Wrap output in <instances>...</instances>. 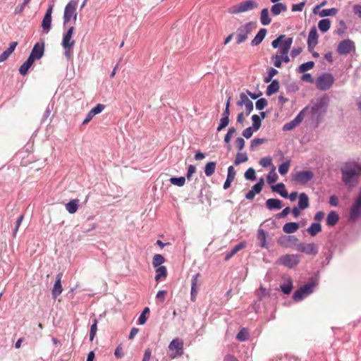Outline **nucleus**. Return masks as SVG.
I'll list each match as a JSON object with an SVG mask.
<instances>
[{
	"label": "nucleus",
	"mask_w": 361,
	"mask_h": 361,
	"mask_svg": "<svg viewBox=\"0 0 361 361\" xmlns=\"http://www.w3.org/2000/svg\"><path fill=\"white\" fill-rule=\"evenodd\" d=\"M269 85L267 87L266 94L267 96H271L274 94L276 93L280 88L279 82L276 79H274L272 81L269 82Z\"/></svg>",
	"instance_id": "nucleus-24"
},
{
	"label": "nucleus",
	"mask_w": 361,
	"mask_h": 361,
	"mask_svg": "<svg viewBox=\"0 0 361 361\" xmlns=\"http://www.w3.org/2000/svg\"><path fill=\"white\" fill-rule=\"evenodd\" d=\"M245 178L247 180H255L256 179L255 170L250 167L249 168L244 174Z\"/></svg>",
	"instance_id": "nucleus-54"
},
{
	"label": "nucleus",
	"mask_w": 361,
	"mask_h": 361,
	"mask_svg": "<svg viewBox=\"0 0 361 361\" xmlns=\"http://www.w3.org/2000/svg\"><path fill=\"white\" fill-rule=\"evenodd\" d=\"M277 178L278 176L275 173V167L273 166L271 171L267 176V181L268 182L269 184H272L276 181Z\"/></svg>",
	"instance_id": "nucleus-52"
},
{
	"label": "nucleus",
	"mask_w": 361,
	"mask_h": 361,
	"mask_svg": "<svg viewBox=\"0 0 361 361\" xmlns=\"http://www.w3.org/2000/svg\"><path fill=\"white\" fill-rule=\"evenodd\" d=\"M254 131H256V130L255 129L252 128L251 126H250V127L245 128L243 131L242 135L246 139H249L252 136Z\"/></svg>",
	"instance_id": "nucleus-63"
},
{
	"label": "nucleus",
	"mask_w": 361,
	"mask_h": 361,
	"mask_svg": "<svg viewBox=\"0 0 361 361\" xmlns=\"http://www.w3.org/2000/svg\"><path fill=\"white\" fill-rule=\"evenodd\" d=\"M237 105L239 106H242L243 105H245L246 116L250 115V114L253 110L252 102L248 99L246 94L244 92H241L240 94V100L237 102Z\"/></svg>",
	"instance_id": "nucleus-18"
},
{
	"label": "nucleus",
	"mask_w": 361,
	"mask_h": 361,
	"mask_svg": "<svg viewBox=\"0 0 361 361\" xmlns=\"http://www.w3.org/2000/svg\"><path fill=\"white\" fill-rule=\"evenodd\" d=\"M169 348L176 351L174 355H171L172 357H180L183 354V343L178 338L173 339L169 343Z\"/></svg>",
	"instance_id": "nucleus-19"
},
{
	"label": "nucleus",
	"mask_w": 361,
	"mask_h": 361,
	"mask_svg": "<svg viewBox=\"0 0 361 361\" xmlns=\"http://www.w3.org/2000/svg\"><path fill=\"white\" fill-rule=\"evenodd\" d=\"M293 43L292 37H286L285 35H279L275 39L271 42V46L274 49L281 48L280 59L282 62L288 63L290 58L288 53Z\"/></svg>",
	"instance_id": "nucleus-4"
},
{
	"label": "nucleus",
	"mask_w": 361,
	"mask_h": 361,
	"mask_svg": "<svg viewBox=\"0 0 361 361\" xmlns=\"http://www.w3.org/2000/svg\"><path fill=\"white\" fill-rule=\"evenodd\" d=\"M63 276V274L59 272L56 277V281L53 286V289L51 291L52 298L56 299L59 295H60L63 291V288L61 286V279Z\"/></svg>",
	"instance_id": "nucleus-20"
},
{
	"label": "nucleus",
	"mask_w": 361,
	"mask_h": 361,
	"mask_svg": "<svg viewBox=\"0 0 361 361\" xmlns=\"http://www.w3.org/2000/svg\"><path fill=\"white\" fill-rule=\"evenodd\" d=\"M310 206L309 197L307 195L305 192H302L298 196V207L300 208L301 210H304L308 208Z\"/></svg>",
	"instance_id": "nucleus-28"
},
{
	"label": "nucleus",
	"mask_w": 361,
	"mask_h": 361,
	"mask_svg": "<svg viewBox=\"0 0 361 361\" xmlns=\"http://www.w3.org/2000/svg\"><path fill=\"white\" fill-rule=\"evenodd\" d=\"M321 231H322V225L319 222L312 223L311 225L307 228V232L311 236H315Z\"/></svg>",
	"instance_id": "nucleus-34"
},
{
	"label": "nucleus",
	"mask_w": 361,
	"mask_h": 361,
	"mask_svg": "<svg viewBox=\"0 0 361 361\" xmlns=\"http://www.w3.org/2000/svg\"><path fill=\"white\" fill-rule=\"evenodd\" d=\"M268 104V102L265 98H260L255 102V108L258 111L263 110Z\"/></svg>",
	"instance_id": "nucleus-53"
},
{
	"label": "nucleus",
	"mask_w": 361,
	"mask_h": 361,
	"mask_svg": "<svg viewBox=\"0 0 361 361\" xmlns=\"http://www.w3.org/2000/svg\"><path fill=\"white\" fill-rule=\"evenodd\" d=\"M250 334L246 329H242L237 334L236 338L240 341H245L249 338Z\"/></svg>",
	"instance_id": "nucleus-49"
},
{
	"label": "nucleus",
	"mask_w": 361,
	"mask_h": 361,
	"mask_svg": "<svg viewBox=\"0 0 361 361\" xmlns=\"http://www.w3.org/2000/svg\"><path fill=\"white\" fill-rule=\"evenodd\" d=\"M341 173L343 183L349 188H353L361 176V164L355 161H347L341 168Z\"/></svg>",
	"instance_id": "nucleus-2"
},
{
	"label": "nucleus",
	"mask_w": 361,
	"mask_h": 361,
	"mask_svg": "<svg viewBox=\"0 0 361 361\" xmlns=\"http://www.w3.org/2000/svg\"><path fill=\"white\" fill-rule=\"evenodd\" d=\"M155 281H159L161 278L165 279L167 276V269L165 266L156 267Z\"/></svg>",
	"instance_id": "nucleus-38"
},
{
	"label": "nucleus",
	"mask_w": 361,
	"mask_h": 361,
	"mask_svg": "<svg viewBox=\"0 0 361 361\" xmlns=\"http://www.w3.org/2000/svg\"><path fill=\"white\" fill-rule=\"evenodd\" d=\"M267 233L262 228L257 231V238L259 241V245L261 247H268L267 243Z\"/></svg>",
	"instance_id": "nucleus-26"
},
{
	"label": "nucleus",
	"mask_w": 361,
	"mask_h": 361,
	"mask_svg": "<svg viewBox=\"0 0 361 361\" xmlns=\"http://www.w3.org/2000/svg\"><path fill=\"white\" fill-rule=\"evenodd\" d=\"M97 323H98L97 319L94 318L93 319V323L91 325L90 330L89 338H90V341H93V339H94V336L96 335V332H97Z\"/></svg>",
	"instance_id": "nucleus-47"
},
{
	"label": "nucleus",
	"mask_w": 361,
	"mask_h": 361,
	"mask_svg": "<svg viewBox=\"0 0 361 361\" xmlns=\"http://www.w3.org/2000/svg\"><path fill=\"white\" fill-rule=\"evenodd\" d=\"M331 27V20L329 18H324L319 21L318 28L319 30L324 33L326 32Z\"/></svg>",
	"instance_id": "nucleus-36"
},
{
	"label": "nucleus",
	"mask_w": 361,
	"mask_h": 361,
	"mask_svg": "<svg viewBox=\"0 0 361 361\" xmlns=\"http://www.w3.org/2000/svg\"><path fill=\"white\" fill-rule=\"evenodd\" d=\"M318 43V34L316 28L313 27L308 35L307 47L310 51H312Z\"/></svg>",
	"instance_id": "nucleus-21"
},
{
	"label": "nucleus",
	"mask_w": 361,
	"mask_h": 361,
	"mask_svg": "<svg viewBox=\"0 0 361 361\" xmlns=\"http://www.w3.org/2000/svg\"><path fill=\"white\" fill-rule=\"evenodd\" d=\"M274 4L271 7V12L274 16H278L282 12L287 11V6L283 3H273Z\"/></svg>",
	"instance_id": "nucleus-27"
},
{
	"label": "nucleus",
	"mask_w": 361,
	"mask_h": 361,
	"mask_svg": "<svg viewBox=\"0 0 361 361\" xmlns=\"http://www.w3.org/2000/svg\"><path fill=\"white\" fill-rule=\"evenodd\" d=\"M264 185V180L263 178H261L258 180V181L252 187L251 190L255 194H259L263 189Z\"/></svg>",
	"instance_id": "nucleus-41"
},
{
	"label": "nucleus",
	"mask_w": 361,
	"mask_h": 361,
	"mask_svg": "<svg viewBox=\"0 0 361 361\" xmlns=\"http://www.w3.org/2000/svg\"><path fill=\"white\" fill-rule=\"evenodd\" d=\"M306 4V1H302L299 4H293L292 6V11L297 12V11H302L305 5Z\"/></svg>",
	"instance_id": "nucleus-64"
},
{
	"label": "nucleus",
	"mask_w": 361,
	"mask_h": 361,
	"mask_svg": "<svg viewBox=\"0 0 361 361\" xmlns=\"http://www.w3.org/2000/svg\"><path fill=\"white\" fill-rule=\"evenodd\" d=\"M355 49V43L350 39H345L341 41L337 47L338 53L344 56L349 54L352 50Z\"/></svg>",
	"instance_id": "nucleus-13"
},
{
	"label": "nucleus",
	"mask_w": 361,
	"mask_h": 361,
	"mask_svg": "<svg viewBox=\"0 0 361 361\" xmlns=\"http://www.w3.org/2000/svg\"><path fill=\"white\" fill-rule=\"evenodd\" d=\"M289 165H290V160L283 162L282 164H281L279 165V172L281 176L286 175L288 173V169H289Z\"/></svg>",
	"instance_id": "nucleus-55"
},
{
	"label": "nucleus",
	"mask_w": 361,
	"mask_h": 361,
	"mask_svg": "<svg viewBox=\"0 0 361 361\" xmlns=\"http://www.w3.org/2000/svg\"><path fill=\"white\" fill-rule=\"evenodd\" d=\"M266 141V138H255L251 141L250 148L253 149L255 147L264 143Z\"/></svg>",
	"instance_id": "nucleus-60"
},
{
	"label": "nucleus",
	"mask_w": 361,
	"mask_h": 361,
	"mask_svg": "<svg viewBox=\"0 0 361 361\" xmlns=\"http://www.w3.org/2000/svg\"><path fill=\"white\" fill-rule=\"evenodd\" d=\"M324 256L326 259L322 260L321 263L322 267L327 266L330 263L333 257V251L331 249H329L326 252H324Z\"/></svg>",
	"instance_id": "nucleus-56"
},
{
	"label": "nucleus",
	"mask_w": 361,
	"mask_h": 361,
	"mask_svg": "<svg viewBox=\"0 0 361 361\" xmlns=\"http://www.w3.org/2000/svg\"><path fill=\"white\" fill-rule=\"evenodd\" d=\"M339 220V216L336 211H331L326 216V225L329 227L334 226Z\"/></svg>",
	"instance_id": "nucleus-29"
},
{
	"label": "nucleus",
	"mask_w": 361,
	"mask_h": 361,
	"mask_svg": "<svg viewBox=\"0 0 361 361\" xmlns=\"http://www.w3.org/2000/svg\"><path fill=\"white\" fill-rule=\"evenodd\" d=\"M298 239L294 236V235H283L280 236L278 240L277 243L286 247H290L293 245H297L298 244Z\"/></svg>",
	"instance_id": "nucleus-17"
},
{
	"label": "nucleus",
	"mask_w": 361,
	"mask_h": 361,
	"mask_svg": "<svg viewBox=\"0 0 361 361\" xmlns=\"http://www.w3.org/2000/svg\"><path fill=\"white\" fill-rule=\"evenodd\" d=\"M77 4L78 0H70L69 2L65 6L63 16V27H65L71 19H73L75 21L76 20L78 16L76 11Z\"/></svg>",
	"instance_id": "nucleus-6"
},
{
	"label": "nucleus",
	"mask_w": 361,
	"mask_h": 361,
	"mask_svg": "<svg viewBox=\"0 0 361 361\" xmlns=\"http://www.w3.org/2000/svg\"><path fill=\"white\" fill-rule=\"evenodd\" d=\"M296 250L300 252L315 256L318 253L319 247L314 243H299L296 246Z\"/></svg>",
	"instance_id": "nucleus-9"
},
{
	"label": "nucleus",
	"mask_w": 361,
	"mask_h": 361,
	"mask_svg": "<svg viewBox=\"0 0 361 361\" xmlns=\"http://www.w3.org/2000/svg\"><path fill=\"white\" fill-rule=\"evenodd\" d=\"M271 18L269 17V11L268 8H264L261 11L260 23L263 25H268L271 23Z\"/></svg>",
	"instance_id": "nucleus-33"
},
{
	"label": "nucleus",
	"mask_w": 361,
	"mask_h": 361,
	"mask_svg": "<svg viewBox=\"0 0 361 361\" xmlns=\"http://www.w3.org/2000/svg\"><path fill=\"white\" fill-rule=\"evenodd\" d=\"M338 13V9L336 8H326L322 10L319 15L321 17H326V16H331L336 14Z\"/></svg>",
	"instance_id": "nucleus-48"
},
{
	"label": "nucleus",
	"mask_w": 361,
	"mask_h": 361,
	"mask_svg": "<svg viewBox=\"0 0 361 361\" xmlns=\"http://www.w3.org/2000/svg\"><path fill=\"white\" fill-rule=\"evenodd\" d=\"M299 223L298 222H288L283 226V231L286 233H293L297 231L299 228Z\"/></svg>",
	"instance_id": "nucleus-31"
},
{
	"label": "nucleus",
	"mask_w": 361,
	"mask_h": 361,
	"mask_svg": "<svg viewBox=\"0 0 361 361\" xmlns=\"http://www.w3.org/2000/svg\"><path fill=\"white\" fill-rule=\"evenodd\" d=\"M52 11H53V5H49V7L47 9L46 13L43 17V19L42 21V25H41L43 32L45 34H47L51 28Z\"/></svg>",
	"instance_id": "nucleus-14"
},
{
	"label": "nucleus",
	"mask_w": 361,
	"mask_h": 361,
	"mask_svg": "<svg viewBox=\"0 0 361 361\" xmlns=\"http://www.w3.org/2000/svg\"><path fill=\"white\" fill-rule=\"evenodd\" d=\"M230 119L229 118H223L221 117L219 121V123L217 126L216 130L218 132L221 131L223 129H224L226 127H227L229 124Z\"/></svg>",
	"instance_id": "nucleus-58"
},
{
	"label": "nucleus",
	"mask_w": 361,
	"mask_h": 361,
	"mask_svg": "<svg viewBox=\"0 0 361 361\" xmlns=\"http://www.w3.org/2000/svg\"><path fill=\"white\" fill-rule=\"evenodd\" d=\"M278 73L279 71L276 69L271 67L268 71L267 75L264 78V82L268 83L270 81H272L273 77L278 74Z\"/></svg>",
	"instance_id": "nucleus-51"
},
{
	"label": "nucleus",
	"mask_w": 361,
	"mask_h": 361,
	"mask_svg": "<svg viewBox=\"0 0 361 361\" xmlns=\"http://www.w3.org/2000/svg\"><path fill=\"white\" fill-rule=\"evenodd\" d=\"M319 275L318 273H315L308 279L306 283L293 293V300L295 302H299L310 295L314 292V288L319 285Z\"/></svg>",
	"instance_id": "nucleus-3"
},
{
	"label": "nucleus",
	"mask_w": 361,
	"mask_h": 361,
	"mask_svg": "<svg viewBox=\"0 0 361 361\" xmlns=\"http://www.w3.org/2000/svg\"><path fill=\"white\" fill-rule=\"evenodd\" d=\"M361 215V187L350 211V220L354 221Z\"/></svg>",
	"instance_id": "nucleus-12"
},
{
	"label": "nucleus",
	"mask_w": 361,
	"mask_h": 361,
	"mask_svg": "<svg viewBox=\"0 0 361 361\" xmlns=\"http://www.w3.org/2000/svg\"><path fill=\"white\" fill-rule=\"evenodd\" d=\"M248 159L247 155L245 152L244 153H238L236 157L234 160L235 165H239L242 163L247 161Z\"/></svg>",
	"instance_id": "nucleus-50"
},
{
	"label": "nucleus",
	"mask_w": 361,
	"mask_h": 361,
	"mask_svg": "<svg viewBox=\"0 0 361 361\" xmlns=\"http://www.w3.org/2000/svg\"><path fill=\"white\" fill-rule=\"evenodd\" d=\"M44 52V42L43 41L37 42L32 47L29 57L31 58L34 61L35 60L40 59Z\"/></svg>",
	"instance_id": "nucleus-16"
},
{
	"label": "nucleus",
	"mask_w": 361,
	"mask_h": 361,
	"mask_svg": "<svg viewBox=\"0 0 361 361\" xmlns=\"http://www.w3.org/2000/svg\"><path fill=\"white\" fill-rule=\"evenodd\" d=\"M251 119L252 121V128L255 129L256 131L258 130L262 126V118L257 114H254L252 116Z\"/></svg>",
	"instance_id": "nucleus-44"
},
{
	"label": "nucleus",
	"mask_w": 361,
	"mask_h": 361,
	"mask_svg": "<svg viewBox=\"0 0 361 361\" xmlns=\"http://www.w3.org/2000/svg\"><path fill=\"white\" fill-rule=\"evenodd\" d=\"M78 202H79V200H76V199H74V200H71V201H69L66 204V209H67V211L70 213V214H74L77 212L78 210Z\"/></svg>",
	"instance_id": "nucleus-37"
},
{
	"label": "nucleus",
	"mask_w": 361,
	"mask_h": 361,
	"mask_svg": "<svg viewBox=\"0 0 361 361\" xmlns=\"http://www.w3.org/2000/svg\"><path fill=\"white\" fill-rule=\"evenodd\" d=\"M273 192L279 193L282 197L288 198V192L283 183H279L271 186Z\"/></svg>",
	"instance_id": "nucleus-30"
},
{
	"label": "nucleus",
	"mask_w": 361,
	"mask_h": 361,
	"mask_svg": "<svg viewBox=\"0 0 361 361\" xmlns=\"http://www.w3.org/2000/svg\"><path fill=\"white\" fill-rule=\"evenodd\" d=\"M277 262L289 269H293L299 264L300 260L297 255L286 254L280 257Z\"/></svg>",
	"instance_id": "nucleus-8"
},
{
	"label": "nucleus",
	"mask_w": 361,
	"mask_h": 361,
	"mask_svg": "<svg viewBox=\"0 0 361 361\" xmlns=\"http://www.w3.org/2000/svg\"><path fill=\"white\" fill-rule=\"evenodd\" d=\"M245 242L242 241L236 244L229 252H228L225 257L224 260H229L234 255H235L239 250L245 247Z\"/></svg>",
	"instance_id": "nucleus-25"
},
{
	"label": "nucleus",
	"mask_w": 361,
	"mask_h": 361,
	"mask_svg": "<svg viewBox=\"0 0 361 361\" xmlns=\"http://www.w3.org/2000/svg\"><path fill=\"white\" fill-rule=\"evenodd\" d=\"M266 207L269 210L280 209L282 208V201L279 199L270 198L266 201Z\"/></svg>",
	"instance_id": "nucleus-23"
},
{
	"label": "nucleus",
	"mask_w": 361,
	"mask_h": 361,
	"mask_svg": "<svg viewBox=\"0 0 361 361\" xmlns=\"http://www.w3.org/2000/svg\"><path fill=\"white\" fill-rule=\"evenodd\" d=\"M314 178V173L312 171H300L296 172L293 176V180L300 184H306Z\"/></svg>",
	"instance_id": "nucleus-11"
},
{
	"label": "nucleus",
	"mask_w": 361,
	"mask_h": 361,
	"mask_svg": "<svg viewBox=\"0 0 361 361\" xmlns=\"http://www.w3.org/2000/svg\"><path fill=\"white\" fill-rule=\"evenodd\" d=\"M216 163L215 161H209L204 166V173L206 176L209 177L212 176L215 171Z\"/></svg>",
	"instance_id": "nucleus-39"
},
{
	"label": "nucleus",
	"mask_w": 361,
	"mask_h": 361,
	"mask_svg": "<svg viewBox=\"0 0 361 361\" xmlns=\"http://www.w3.org/2000/svg\"><path fill=\"white\" fill-rule=\"evenodd\" d=\"M149 308L148 307H145L144 310H142V313L140 314L139 318H138V324L140 325H144L147 322V317L145 316L146 314H148L149 312Z\"/></svg>",
	"instance_id": "nucleus-57"
},
{
	"label": "nucleus",
	"mask_w": 361,
	"mask_h": 361,
	"mask_svg": "<svg viewBox=\"0 0 361 361\" xmlns=\"http://www.w3.org/2000/svg\"><path fill=\"white\" fill-rule=\"evenodd\" d=\"M75 44V40L72 39L71 37L63 36L61 46L63 48H71Z\"/></svg>",
	"instance_id": "nucleus-45"
},
{
	"label": "nucleus",
	"mask_w": 361,
	"mask_h": 361,
	"mask_svg": "<svg viewBox=\"0 0 361 361\" xmlns=\"http://www.w3.org/2000/svg\"><path fill=\"white\" fill-rule=\"evenodd\" d=\"M165 262V258L160 254H156L154 255L152 259V265L154 267H158L162 266L161 264Z\"/></svg>",
	"instance_id": "nucleus-42"
},
{
	"label": "nucleus",
	"mask_w": 361,
	"mask_h": 361,
	"mask_svg": "<svg viewBox=\"0 0 361 361\" xmlns=\"http://www.w3.org/2000/svg\"><path fill=\"white\" fill-rule=\"evenodd\" d=\"M252 23L249 22L238 28L236 37V43L238 44H242L247 39L252 30Z\"/></svg>",
	"instance_id": "nucleus-10"
},
{
	"label": "nucleus",
	"mask_w": 361,
	"mask_h": 361,
	"mask_svg": "<svg viewBox=\"0 0 361 361\" xmlns=\"http://www.w3.org/2000/svg\"><path fill=\"white\" fill-rule=\"evenodd\" d=\"M305 111L301 110L298 115L290 122L285 123L283 126V131H289L298 126L305 118Z\"/></svg>",
	"instance_id": "nucleus-15"
},
{
	"label": "nucleus",
	"mask_w": 361,
	"mask_h": 361,
	"mask_svg": "<svg viewBox=\"0 0 361 361\" xmlns=\"http://www.w3.org/2000/svg\"><path fill=\"white\" fill-rule=\"evenodd\" d=\"M329 106V99L324 97L317 99L315 102L312 101L309 105L302 110L305 111L307 114V120L310 127L317 128L322 122Z\"/></svg>",
	"instance_id": "nucleus-1"
},
{
	"label": "nucleus",
	"mask_w": 361,
	"mask_h": 361,
	"mask_svg": "<svg viewBox=\"0 0 361 361\" xmlns=\"http://www.w3.org/2000/svg\"><path fill=\"white\" fill-rule=\"evenodd\" d=\"M267 32V30L265 28L259 29L257 35L251 41L250 45L252 47H255L261 44L262 42L264 40V37H266Z\"/></svg>",
	"instance_id": "nucleus-22"
},
{
	"label": "nucleus",
	"mask_w": 361,
	"mask_h": 361,
	"mask_svg": "<svg viewBox=\"0 0 361 361\" xmlns=\"http://www.w3.org/2000/svg\"><path fill=\"white\" fill-rule=\"evenodd\" d=\"M169 181H170V183L171 184H173L174 185L182 187V186H183L185 185V177H184V176H179V177L174 176V177H171L169 179Z\"/></svg>",
	"instance_id": "nucleus-43"
},
{
	"label": "nucleus",
	"mask_w": 361,
	"mask_h": 361,
	"mask_svg": "<svg viewBox=\"0 0 361 361\" xmlns=\"http://www.w3.org/2000/svg\"><path fill=\"white\" fill-rule=\"evenodd\" d=\"M105 108V105L102 104H97L95 106H94L90 111L94 116L100 114Z\"/></svg>",
	"instance_id": "nucleus-59"
},
{
	"label": "nucleus",
	"mask_w": 361,
	"mask_h": 361,
	"mask_svg": "<svg viewBox=\"0 0 361 361\" xmlns=\"http://www.w3.org/2000/svg\"><path fill=\"white\" fill-rule=\"evenodd\" d=\"M34 61L28 56L26 61L19 68L20 74L23 76L27 75Z\"/></svg>",
	"instance_id": "nucleus-32"
},
{
	"label": "nucleus",
	"mask_w": 361,
	"mask_h": 361,
	"mask_svg": "<svg viewBox=\"0 0 361 361\" xmlns=\"http://www.w3.org/2000/svg\"><path fill=\"white\" fill-rule=\"evenodd\" d=\"M257 7L258 4L255 0H245L228 8V12L231 14H238Z\"/></svg>",
	"instance_id": "nucleus-5"
},
{
	"label": "nucleus",
	"mask_w": 361,
	"mask_h": 361,
	"mask_svg": "<svg viewBox=\"0 0 361 361\" xmlns=\"http://www.w3.org/2000/svg\"><path fill=\"white\" fill-rule=\"evenodd\" d=\"M281 291L285 295H288L290 293L292 289H293V283L291 279H288L286 283H283L281 286Z\"/></svg>",
	"instance_id": "nucleus-46"
},
{
	"label": "nucleus",
	"mask_w": 361,
	"mask_h": 361,
	"mask_svg": "<svg viewBox=\"0 0 361 361\" xmlns=\"http://www.w3.org/2000/svg\"><path fill=\"white\" fill-rule=\"evenodd\" d=\"M199 276V274H197L194 276H192V280H191V291H190V296L191 300H195V297L197 293V277Z\"/></svg>",
	"instance_id": "nucleus-35"
},
{
	"label": "nucleus",
	"mask_w": 361,
	"mask_h": 361,
	"mask_svg": "<svg viewBox=\"0 0 361 361\" xmlns=\"http://www.w3.org/2000/svg\"><path fill=\"white\" fill-rule=\"evenodd\" d=\"M259 164L264 167L267 168L271 165V158L269 157H262L259 161Z\"/></svg>",
	"instance_id": "nucleus-62"
},
{
	"label": "nucleus",
	"mask_w": 361,
	"mask_h": 361,
	"mask_svg": "<svg viewBox=\"0 0 361 361\" xmlns=\"http://www.w3.org/2000/svg\"><path fill=\"white\" fill-rule=\"evenodd\" d=\"M53 109V106H50V105H48L43 114V116H42V118L41 119V123H44L47 119L49 117L50 114H51V112Z\"/></svg>",
	"instance_id": "nucleus-61"
},
{
	"label": "nucleus",
	"mask_w": 361,
	"mask_h": 361,
	"mask_svg": "<svg viewBox=\"0 0 361 361\" xmlns=\"http://www.w3.org/2000/svg\"><path fill=\"white\" fill-rule=\"evenodd\" d=\"M334 82V78L330 73H324L319 75L315 82L317 88L320 91L329 90Z\"/></svg>",
	"instance_id": "nucleus-7"
},
{
	"label": "nucleus",
	"mask_w": 361,
	"mask_h": 361,
	"mask_svg": "<svg viewBox=\"0 0 361 361\" xmlns=\"http://www.w3.org/2000/svg\"><path fill=\"white\" fill-rule=\"evenodd\" d=\"M314 66V63L312 61L305 62L299 66L297 71L300 73H305L306 71L312 69Z\"/></svg>",
	"instance_id": "nucleus-40"
}]
</instances>
